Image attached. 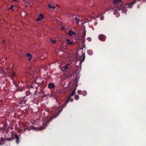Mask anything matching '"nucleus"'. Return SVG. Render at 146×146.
<instances>
[{"label": "nucleus", "mask_w": 146, "mask_h": 146, "mask_svg": "<svg viewBox=\"0 0 146 146\" xmlns=\"http://www.w3.org/2000/svg\"><path fill=\"white\" fill-rule=\"evenodd\" d=\"M68 35L70 36H72L75 34V33L72 31H70L68 33Z\"/></svg>", "instance_id": "obj_14"}, {"label": "nucleus", "mask_w": 146, "mask_h": 146, "mask_svg": "<svg viewBox=\"0 0 146 146\" xmlns=\"http://www.w3.org/2000/svg\"><path fill=\"white\" fill-rule=\"evenodd\" d=\"M14 7L13 5H11L10 7V10L12 9V8Z\"/></svg>", "instance_id": "obj_26"}, {"label": "nucleus", "mask_w": 146, "mask_h": 146, "mask_svg": "<svg viewBox=\"0 0 146 146\" xmlns=\"http://www.w3.org/2000/svg\"><path fill=\"white\" fill-rule=\"evenodd\" d=\"M7 127V124L5 123L4 124L3 128H0V129L3 130L5 139L7 140H9V135L8 133L9 126L6 129Z\"/></svg>", "instance_id": "obj_4"}, {"label": "nucleus", "mask_w": 146, "mask_h": 146, "mask_svg": "<svg viewBox=\"0 0 146 146\" xmlns=\"http://www.w3.org/2000/svg\"><path fill=\"white\" fill-rule=\"evenodd\" d=\"M74 18L75 19L76 21V23L77 24H78L79 23V22L80 21V19L79 18H78V17L76 16L75 17H74Z\"/></svg>", "instance_id": "obj_15"}, {"label": "nucleus", "mask_w": 146, "mask_h": 146, "mask_svg": "<svg viewBox=\"0 0 146 146\" xmlns=\"http://www.w3.org/2000/svg\"><path fill=\"white\" fill-rule=\"evenodd\" d=\"M25 101L24 100H21L20 101L19 103L21 104H25Z\"/></svg>", "instance_id": "obj_21"}, {"label": "nucleus", "mask_w": 146, "mask_h": 146, "mask_svg": "<svg viewBox=\"0 0 146 146\" xmlns=\"http://www.w3.org/2000/svg\"><path fill=\"white\" fill-rule=\"evenodd\" d=\"M87 52L88 54L90 55H92L93 54V51L90 50H88L87 51Z\"/></svg>", "instance_id": "obj_16"}, {"label": "nucleus", "mask_w": 146, "mask_h": 146, "mask_svg": "<svg viewBox=\"0 0 146 146\" xmlns=\"http://www.w3.org/2000/svg\"><path fill=\"white\" fill-rule=\"evenodd\" d=\"M74 100L73 99L71 98H70L69 96H68V100H66L65 101L64 106H66L67 105L69 101L72 102Z\"/></svg>", "instance_id": "obj_10"}, {"label": "nucleus", "mask_w": 146, "mask_h": 146, "mask_svg": "<svg viewBox=\"0 0 146 146\" xmlns=\"http://www.w3.org/2000/svg\"><path fill=\"white\" fill-rule=\"evenodd\" d=\"M56 86L53 83L50 82L49 83L48 86V88L50 90L55 89Z\"/></svg>", "instance_id": "obj_6"}, {"label": "nucleus", "mask_w": 146, "mask_h": 146, "mask_svg": "<svg viewBox=\"0 0 146 146\" xmlns=\"http://www.w3.org/2000/svg\"><path fill=\"white\" fill-rule=\"evenodd\" d=\"M68 68V66L67 65H66L64 67V69L65 70H66Z\"/></svg>", "instance_id": "obj_24"}, {"label": "nucleus", "mask_w": 146, "mask_h": 146, "mask_svg": "<svg viewBox=\"0 0 146 146\" xmlns=\"http://www.w3.org/2000/svg\"><path fill=\"white\" fill-rule=\"evenodd\" d=\"M69 65H70V63H68L66 65H67L68 66Z\"/></svg>", "instance_id": "obj_35"}, {"label": "nucleus", "mask_w": 146, "mask_h": 146, "mask_svg": "<svg viewBox=\"0 0 146 146\" xmlns=\"http://www.w3.org/2000/svg\"><path fill=\"white\" fill-rule=\"evenodd\" d=\"M142 1L143 2H146V0H142Z\"/></svg>", "instance_id": "obj_32"}, {"label": "nucleus", "mask_w": 146, "mask_h": 146, "mask_svg": "<svg viewBox=\"0 0 146 146\" xmlns=\"http://www.w3.org/2000/svg\"><path fill=\"white\" fill-rule=\"evenodd\" d=\"M76 90V89H75L74 90L72 91V92L68 96H69V98H70L72 96L74 95L75 94Z\"/></svg>", "instance_id": "obj_13"}, {"label": "nucleus", "mask_w": 146, "mask_h": 146, "mask_svg": "<svg viewBox=\"0 0 146 146\" xmlns=\"http://www.w3.org/2000/svg\"><path fill=\"white\" fill-rule=\"evenodd\" d=\"M106 36L105 35H100L99 36V39L102 41H104L106 39Z\"/></svg>", "instance_id": "obj_8"}, {"label": "nucleus", "mask_w": 146, "mask_h": 146, "mask_svg": "<svg viewBox=\"0 0 146 146\" xmlns=\"http://www.w3.org/2000/svg\"><path fill=\"white\" fill-rule=\"evenodd\" d=\"M82 56H83V59H82V61L84 62V60H85V54L84 53V54H82Z\"/></svg>", "instance_id": "obj_22"}, {"label": "nucleus", "mask_w": 146, "mask_h": 146, "mask_svg": "<svg viewBox=\"0 0 146 146\" xmlns=\"http://www.w3.org/2000/svg\"><path fill=\"white\" fill-rule=\"evenodd\" d=\"M3 44L4 46H5V45H6V43H5V40L3 41Z\"/></svg>", "instance_id": "obj_30"}, {"label": "nucleus", "mask_w": 146, "mask_h": 146, "mask_svg": "<svg viewBox=\"0 0 146 146\" xmlns=\"http://www.w3.org/2000/svg\"><path fill=\"white\" fill-rule=\"evenodd\" d=\"M87 40H88L89 41H91V39L90 38H87Z\"/></svg>", "instance_id": "obj_27"}, {"label": "nucleus", "mask_w": 146, "mask_h": 146, "mask_svg": "<svg viewBox=\"0 0 146 146\" xmlns=\"http://www.w3.org/2000/svg\"><path fill=\"white\" fill-rule=\"evenodd\" d=\"M16 139V143L17 144H18L19 142V138L18 135L17 134H15L13 135V137L10 138V141H11L12 139Z\"/></svg>", "instance_id": "obj_5"}, {"label": "nucleus", "mask_w": 146, "mask_h": 146, "mask_svg": "<svg viewBox=\"0 0 146 146\" xmlns=\"http://www.w3.org/2000/svg\"><path fill=\"white\" fill-rule=\"evenodd\" d=\"M27 130L28 131H29L30 130V129L29 128H26L24 129V131H25Z\"/></svg>", "instance_id": "obj_28"}, {"label": "nucleus", "mask_w": 146, "mask_h": 146, "mask_svg": "<svg viewBox=\"0 0 146 146\" xmlns=\"http://www.w3.org/2000/svg\"><path fill=\"white\" fill-rule=\"evenodd\" d=\"M26 71L27 73L31 75V78L36 77V75L37 74V72L34 67H27L26 68Z\"/></svg>", "instance_id": "obj_3"}, {"label": "nucleus", "mask_w": 146, "mask_h": 146, "mask_svg": "<svg viewBox=\"0 0 146 146\" xmlns=\"http://www.w3.org/2000/svg\"><path fill=\"white\" fill-rule=\"evenodd\" d=\"M2 145V144L1 143H0V145Z\"/></svg>", "instance_id": "obj_39"}, {"label": "nucleus", "mask_w": 146, "mask_h": 146, "mask_svg": "<svg viewBox=\"0 0 146 146\" xmlns=\"http://www.w3.org/2000/svg\"><path fill=\"white\" fill-rule=\"evenodd\" d=\"M72 76V75H71L70 77H68L69 78H70V77H71Z\"/></svg>", "instance_id": "obj_36"}, {"label": "nucleus", "mask_w": 146, "mask_h": 146, "mask_svg": "<svg viewBox=\"0 0 146 146\" xmlns=\"http://www.w3.org/2000/svg\"><path fill=\"white\" fill-rule=\"evenodd\" d=\"M59 113V112H58V111H57V113L56 115V116H55L54 117H56L58 116V114Z\"/></svg>", "instance_id": "obj_31"}, {"label": "nucleus", "mask_w": 146, "mask_h": 146, "mask_svg": "<svg viewBox=\"0 0 146 146\" xmlns=\"http://www.w3.org/2000/svg\"><path fill=\"white\" fill-rule=\"evenodd\" d=\"M10 78H11V80L13 84H14L15 88H16L18 87V86L17 84L18 82L14 80V79H12V78L13 77H16L17 76V74L16 72L13 71L12 69L11 70L10 68Z\"/></svg>", "instance_id": "obj_2"}, {"label": "nucleus", "mask_w": 146, "mask_h": 146, "mask_svg": "<svg viewBox=\"0 0 146 146\" xmlns=\"http://www.w3.org/2000/svg\"><path fill=\"white\" fill-rule=\"evenodd\" d=\"M86 35V31L85 30H84L83 33V38H85V36Z\"/></svg>", "instance_id": "obj_18"}, {"label": "nucleus", "mask_w": 146, "mask_h": 146, "mask_svg": "<svg viewBox=\"0 0 146 146\" xmlns=\"http://www.w3.org/2000/svg\"><path fill=\"white\" fill-rule=\"evenodd\" d=\"M51 119H50L49 120L48 119H45V121L46 123H44L43 124V125L44 126V128H44L45 126L47 125L48 123L50 121Z\"/></svg>", "instance_id": "obj_11"}, {"label": "nucleus", "mask_w": 146, "mask_h": 146, "mask_svg": "<svg viewBox=\"0 0 146 146\" xmlns=\"http://www.w3.org/2000/svg\"><path fill=\"white\" fill-rule=\"evenodd\" d=\"M103 19H104L103 17H100V19H101V20H103Z\"/></svg>", "instance_id": "obj_33"}, {"label": "nucleus", "mask_w": 146, "mask_h": 146, "mask_svg": "<svg viewBox=\"0 0 146 146\" xmlns=\"http://www.w3.org/2000/svg\"><path fill=\"white\" fill-rule=\"evenodd\" d=\"M139 5H137V7H139Z\"/></svg>", "instance_id": "obj_38"}, {"label": "nucleus", "mask_w": 146, "mask_h": 146, "mask_svg": "<svg viewBox=\"0 0 146 146\" xmlns=\"http://www.w3.org/2000/svg\"><path fill=\"white\" fill-rule=\"evenodd\" d=\"M26 55L27 58H28V60H30L32 57L31 54L29 53H27Z\"/></svg>", "instance_id": "obj_12"}, {"label": "nucleus", "mask_w": 146, "mask_h": 146, "mask_svg": "<svg viewBox=\"0 0 146 146\" xmlns=\"http://www.w3.org/2000/svg\"><path fill=\"white\" fill-rule=\"evenodd\" d=\"M44 18V16L42 14H40L39 15V17L36 19L37 21H40L42 20Z\"/></svg>", "instance_id": "obj_9"}, {"label": "nucleus", "mask_w": 146, "mask_h": 146, "mask_svg": "<svg viewBox=\"0 0 146 146\" xmlns=\"http://www.w3.org/2000/svg\"><path fill=\"white\" fill-rule=\"evenodd\" d=\"M66 42L67 45L70 46H73L74 44V42L71 41L70 40L68 39L66 40Z\"/></svg>", "instance_id": "obj_7"}, {"label": "nucleus", "mask_w": 146, "mask_h": 146, "mask_svg": "<svg viewBox=\"0 0 146 146\" xmlns=\"http://www.w3.org/2000/svg\"><path fill=\"white\" fill-rule=\"evenodd\" d=\"M48 7L50 9H56V7L54 6H52L50 4H48Z\"/></svg>", "instance_id": "obj_17"}, {"label": "nucleus", "mask_w": 146, "mask_h": 146, "mask_svg": "<svg viewBox=\"0 0 146 146\" xmlns=\"http://www.w3.org/2000/svg\"><path fill=\"white\" fill-rule=\"evenodd\" d=\"M87 92L86 91H84L82 93V94L84 96H85L87 94Z\"/></svg>", "instance_id": "obj_23"}, {"label": "nucleus", "mask_w": 146, "mask_h": 146, "mask_svg": "<svg viewBox=\"0 0 146 146\" xmlns=\"http://www.w3.org/2000/svg\"><path fill=\"white\" fill-rule=\"evenodd\" d=\"M78 93L79 94H81L82 93V91L80 90H78Z\"/></svg>", "instance_id": "obj_25"}, {"label": "nucleus", "mask_w": 146, "mask_h": 146, "mask_svg": "<svg viewBox=\"0 0 146 146\" xmlns=\"http://www.w3.org/2000/svg\"><path fill=\"white\" fill-rule=\"evenodd\" d=\"M13 1H17V0H13Z\"/></svg>", "instance_id": "obj_37"}, {"label": "nucleus", "mask_w": 146, "mask_h": 146, "mask_svg": "<svg viewBox=\"0 0 146 146\" xmlns=\"http://www.w3.org/2000/svg\"><path fill=\"white\" fill-rule=\"evenodd\" d=\"M50 40L51 42L53 44L55 43L56 42V40H53L52 38L50 39Z\"/></svg>", "instance_id": "obj_20"}, {"label": "nucleus", "mask_w": 146, "mask_h": 146, "mask_svg": "<svg viewBox=\"0 0 146 146\" xmlns=\"http://www.w3.org/2000/svg\"><path fill=\"white\" fill-rule=\"evenodd\" d=\"M110 11V10H109V9H107V10H106L105 11V13L106 12V11Z\"/></svg>", "instance_id": "obj_34"}, {"label": "nucleus", "mask_w": 146, "mask_h": 146, "mask_svg": "<svg viewBox=\"0 0 146 146\" xmlns=\"http://www.w3.org/2000/svg\"><path fill=\"white\" fill-rule=\"evenodd\" d=\"M79 98V96L78 95H76L74 97V98L76 100H78Z\"/></svg>", "instance_id": "obj_19"}, {"label": "nucleus", "mask_w": 146, "mask_h": 146, "mask_svg": "<svg viewBox=\"0 0 146 146\" xmlns=\"http://www.w3.org/2000/svg\"><path fill=\"white\" fill-rule=\"evenodd\" d=\"M0 73H4V72L2 70H1L0 68Z\"/></svg>", "instance_id": "obj_29"}, {"label": "nucleus", "mask_w": 146, "mask_h": 146, "mask_svg": "<svg viewBox=\"0 0 146 146\" xmlns=\"http://www.w3.org/2000/svg\"><path fill=\"white\" fill-rule=\"evenodd\" d=\"M113 2L114 6L117 7L115 9V11L113 12L114 14L116 15L117 17L120 16V13L118 11L121 10L122 13H125L126 12L127 10V8L128 7H126V4L125 5L123 4L121 0H113Z\"/></svg>", "instance_id": "obj_1"}]
</instances>
